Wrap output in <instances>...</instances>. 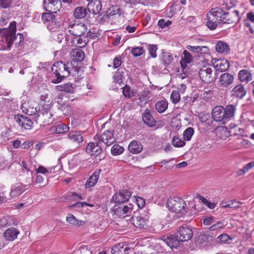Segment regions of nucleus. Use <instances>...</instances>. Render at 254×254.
I'll use <instances>...</instances> for the list:
<instances>
[{
    "instance_id": "obj_28",
    "label": "nucleus",
    "mask_w": 254,
    "mask_h": 254,
    "mask_svg": "<svg viewBox=\"0 0 254 254\" xmlns=\"http://www.w3.org/2000/svg\"><path fill=\"white\" fill-rule=\"evenodd\" d=\"M232 92L234 96L242 99L246 95L247 91L243 85L239 84L233 88Z\"/></svg>"
},
{
    "instance_id": "obj_5",
    "label": "nucleus",
    "mask_w": 254,
    "mask_h": 254,
    "mask_svg": "<svg viewBox=\"0 0 254 254\" xmlns=\"http://www.w3.org/2000/svg\"><path fill=\"white\" fill-rule=\"evenodd\" d=\"M52 71L54 75L51 79V82L53 83H59L69 75L67 63L65 64L63 62L59 61L55 63L52 67Z\"/></svg>"
},
{
    "instance_id": "obj_52",
    "label": "nucleus",
    "mask_w": 254,
    "mask_h": 254,
    "mask_svg": "<svg viewBox=\"0 0 254 254\" xmlns=\"http://www.w3.org/2000/svg\"><path fill=\"white\" fill-rule=\"evenodd\" d=\"M123 71H121L120 69H118L113 76L114 81L116 83L121 82L123 80Z\"/></svg>"
},
{
    "instance_id": "obj_37",
    "label": "nucleus",
    "mask_w": 254,
    "mask_h": 254,
    "mask_svg": "<svg viewBox=\"0 0 254 254\" xmlns=\"http://www.w3.org/2000/svg\"><path fill=\"white\" fill-rule=\"evenodd\" d=\"M22 109L24 112L30 116L35 115L36 114L37 115L38 112L37 107L28 106V103H26L22 104Z\"/></svg>"
},
{
    "instance_id": "obj_38",
    "label": "nucleus",
    "mask_w": 254,
    "mask_h": 254,
    "mask_svg": "<svg viewBox=\"0 0 254 254\" xmlns=\"http://www.w3.org/2000/svg\"><path fill=\"white\" fill-rule=\"evenodd\" d=\"M168 102L166 100L159 101L155 104V109L159 113H164L168 108Z\"/></svg>"
},
{
    "instance_id": "obj_19",
    "label": "nucleus",
    "mask_w": 254,
    "mask_h": 254,
    "mask_svg": "<svg viewBox=\"0 0 254 254\" xmlns=\"http://www.w3.org/2000/svg\"><path fill=\"white\" fill-rule=\"evenodd\" d=\"M86 152L91 155L97 157L102 152L101 147L98 142H90L86 146Z\"/></svg>"
},
{
    "instance_id": "obj_10",
    "label": "nucleus",
    "mask_w": 254,
    "mask_h": 254,
    "mask_svg": "<svg viewBox=\"0 0 254 254\" xmlns=\"http://www.w3.org/2000/svg\"><path fill=\"white\" fill-rule=\"evenodd\" d=\"M94 139L96 141L98 140L99 143L102 142L107 146L112 145L116 141L113 132L110 130H106L101 135L97 134L94 137Z\"/></svg>"
},
{
    "instance_id": "obj_40",
    "label": "nucleus",
    "mask_w": 254,
    "mask_h": 254,
    "mask_svg": "<svg viewBox=\"0 0 254 254\" xmlns=\"http://www.w3.org/2000/svg\"><path fill=\"white\" fill-rule=\"evenodd\" d=\"M55 16L53 15L52 13L51 12L44 13L42 14V19L44 23H56V21L55 20Z\"/></svg>"
},
{
    "instance_id": "obj_34",
    "label": "nucleus",
    "mask_w": 254,
    "mask_h": 254,
    "mask_svg": "<svg viewBox=\"0 0 254 254\" xmlns=\"http://www.w3.org/2000/svg\"><path fill=\"white\" fill-rule=\"evenodd\" d=\"M83 36V37H81V36L77 37L76 36L74 37L73 40H72L70 42V43H71V46H73L75 44L74 41L75 40L76 41V43L79 45L78 46L80 48L84 47L86 46V45L88 43L89 40L84 35Z\"/></svg>"
},
{
    "instance_id": "obj_56",
    "label": "nucleus",
    "mask_w": 254,
    "mask_h": 254,
    "mask_svg": "<svg viewBox=\"0 0 254 254\" xmlns=\"http://www.w3.org/2000/svg\"><path fill=\"white\" fill-rule=\"evenodd\" d=\"M172 23L170 20L165 21L164 19H160L158 22V25L162 28H165Z\"/></svg>"
},
{
    "instance_id": "obj_41",
    "label": "nucleus",
    "mask_w": 254,
    "mask_h": 254,
    "mask_svg": "<svg viewBox=\"0 0 254 254\" xmlns=\"http://www.w3.org/2000/svg\"><path fill=\"white\" fill-rule=\"evenodd\" d=\"M66 221L69 223L76 226H81L84 223L82 221L77 220L76 218L71 214L68 215L66 217Z\"/></svg>"
},
{
    "instance_id": "obj_33",
    "label": "nucleus",
    "mask_w": 254,
    "mask_h": 254,
    "mask_svg": "<svg viewBox=\"0 0 254 254\" xmlns=\"http://www.w3.org/2000/svg\"><path fill=\"white\" fill-rule=\"evenodd\" d=\"M215 50L218 53L227 54L230 51V48L227 43L219 41L216 44Z\"/></svg>"
},
{
    "instance_id": "obj_3",
    "label": "nucleus",
    "mask_w": 254,
    "mask_h": 254,
    "mask_svg": "<svg viewBox=\"0 0 254 254\" xmlns=\"http://www.w3.org/2000/svg\"><path fill=\"white\" fill-rule=\"evenodd\" d=\"M51 106L49 104H45L39 107L37 115L35 117V120L40 126H46L52 124L54 121L53 115L50 112Z\"/></svg>"
},
{
    "instance_id": "obj_29",
    "label": "nucleus",
    "mask_w": 254,
    "mask_h": 254,
    "mask_svg": "<svg viewBox=\"0 0 254 254\" xmlns=\"http://www.w3.org/2000/svg\"><path fill=\"white\" fill-rule=\"evenodd\" d=\"M141 143L137 141L133 140L128 145V150L133 154H138L142 150Z\"/></svg>"
},
{
    "instance_id": "obj_60",
    "label": "nucleus",
    "mask_w": 254,
    "mask_h": 254,
    "mask_svg": "<svg viewBox=\"0 0 254 254\" xmlns=\"http://www.w3.org/2000/svg\"><path fill=\"white\" fill-rule=\"evenodd\" d=\"M136 203L139 208H142L145 204V201L142 197L138 196L136 199Z\"/></svg>"
},
{
    "instance_id": "obj_30",
    "label": "nucleus",
    "mask_w": 254,
    "mask_h": 254,
    "mask_svg": "<svg viewBox=\"0 0 254 254\" xmlns=\"http://www.w3.org/2000/svg\"><path fill=\"white\" fill-rule=\"evenodd\" d=\"M68 138L78 145L83 140L81 133L78 131H70L68 133Z\"/></svg>"
},
{
    "instance_id": "obj_57",
    "label": "nucleus",
    "mask_w": 254,
    "mask_h": 254,
    "mask_svg": "<svg viewBox=\"0 0 254 254\" xmlns=\"http://www.w3.org/2000/svg\"><path fill=\"white\" fill-rule=\"evenodd\" d=\"M85 34L86 35H84V36L88 39V38H90V39H94L96 37H97V33L95 30H93V31L89 30L88 32L87 31L86 32Z\"/></svg>"
},
{
    "instance_id": "obj_32",
    "label": "nucleus",
    "mask_w": 254,
    "mask_h": 254,
    "mask_svg": "<svg viewBox=\"0 0 254 254\" xmlns=\"http://www.w3.org/2000/svg\"><path fill=\"white\" fill-rule=\"evenodd\" d=\"M238 77L241 81L248 82L252 79V74L248 70L242 69L239 71Z\"/></svg>"
},
{
    "instance_id": "obj_48",
    "label": "nucleus",
    "mask_w": 254,
    "mask_h": 254,
    "mask_svg": "<svg viewBox=\"0 0 254 254\" xmlns=\"http://www.w3.org/2000/svg\"><path fill=\"white\" fill-rule=\"evenodd\" d=\"M145 45L147 46L149 53L150 56L153 58H156L157 56L156 53L157 50V45L147 44H145Z\"/></svg>"
},
{
    "instance_id": "obj_24",
    "label": "nucleus",
    "mask_w": 254,
    "mask_h": 254,
    "mask_svg": "<svg viewBox=\"0 0 254 254\" xmlns=\"http://www.w3.org/2000/svg\"><path fill=\"white\" fill-rule=\"evenodd\" d=\"M101 172V170L98 169L95 171L91 176L89 177L85 184L86 188H89L94 187L96 184L99 179Z\"/></svg>"
},
{
    "instance_id": "obj_12",
    "label": "nucleus",
    "mask_w": 254,
    "mask_h": 254,
    "mask_svg": "<svg viewBox=\"0 0 254 254\" xmlns=\"http://www.w3.org/2000/svg\"><path fill=\"white\" fill-rule=\"evenodd\" d=\"M44 8L52 13H57L62 8L61 0H44Z\"/></svg>"
},
{
    "instance_id": "obj_9",
    "label": "nucleus",
    "mask_w": 254,
    "mask_h": 254,
    "mask_svg": "<svg viewBox=\"0 0 254 254\" xmlns=\"http://www.w3.org/2000/svg\"><path fill=\"white\" fill-rule=\"evenodd\" d=\"M176 235L180 242H183L190 240L193 236V233L190 228L184 224L178 228Z\"/></svg>"
},
{
    "instance_id": "obj_1",
    "label": "nucleus",
    "mask_w": 254,
    "mask_h": 254,
    "mask_svg": "<svg viewBox=\"0 0 254 254\" xmlns=\"http://www.w3.org/2000/svg\"><path fill=\"white\" fill-rule=\"evenodd\" d=\"M236 112V106L230 104L225 107L216 106L212 110L211 115L213 120L221 125H225L233 119Z\"/></svg>"
},
{
    "instance_id": "obj_36",
    "label": "nucleus",
    "mask_w": 254,
    "mask_h": 254,
    "mask_svg": "<svg viewBox=\"0 0 254 254\" xmlns=\"http://www.w3.org/2000/svg\"><path fill=\"white\" fill-rule=\"evenodd\" d=\"M128 247H124L123 244L119 243L113 247L111 252L112 254H126Z\"/></svg>"
},
{
    "instance_id": "obj_23",
    "label": "nucleus",
    "mask_w": 254,
    "mask_h": 254,
    "mask_svg": "<svg viewBox=\"0 0 254 254\" xmlns=\"http://www.w3.org/2000/svg\"><path fill=\"white\" fill-rule=\"evenodd\" d=\"M162 240L170 248H176L180 244V241L176 236L173 235L166 236L162 237Z\"/></svg>"
},
{
    "instance_id": "obj_8",
    "label": "nucleus",
    "mask_w": 254,
    "mask_h": 254,
    "mask_svg": "<svg viewBox=\"0 0 254 254\" xmlns=\"http://www.w3.org/2000/svg\"><path fill=\"white\" fill-rule=\"evenodd\" d=\"M198 74L201 80L206 83H212L217 78L216 73H213L211 68L205 66L200 68Z\"/></svg>"
},
{
    "instance_id": "obj_2",
    "label": "nucleus",
    "mask_w": 254,
    "mask_h": 254,
    "mask_svg": "<svg viewBox=\"0 0 254 254\" xmlns=\"http://www.w3.org/2000/svg\"><path fill=\"white\" fill-rule=\"evenodd\" d=\"M16 25V22L13 21L10 23L8 28L0 29V34L3 38L2 41H0V51L9 50L13 41L16 39L15 36Z\"/></svg>"
},
{
    "instance_id": "obj_59",
    "label": "nucleus",
    "mask_w": 254,
    "mask_h": 254,
    "mask_svg": "<svg viewBox=\"0 0 254 254\" xmlns=\"http://www.w3.org/2000/svg\"><path fill=\"white\" fill-rule=\"evenodd\" d=\"M242 202L236 201L235 200H232L229 202V208H238L240 207Z\"/></svg>"
},
{
    "instance_id": "obj_35",
    "label": "nucleus",
    "mask_w": 254,
    "mask_h": 254,
    "mask_svg": "<svg viewBox=\"0 0 254 254\" xmlns=\"http://www.w3.org/2000/svg\"><path fill=\"white\" fill-rule=\"evenodd\" d=\"M57 91H64L68 93H73L74 92V88L70 83H65L60 85H57L56 87Z\"/></svg>"
},
{
    "instance_id": "obj_45",
    "label": "nucleus",
    "mask_w": 254,
    "mask_h": 254,
    "mask_svg": "<svg viewBox=\"0 0 254 254\" xmlns=\"http://www.w3.org/2000/svg\"><path fill=\"white\" fill-rule=\"evenodd\" d=\"M54 131L56 133L61 134L66 132L69 130V127L65 125L61 124L54 127Z\"/></svg>"
},
{
    "instance_id": "obj_46",
    "label": "nucleus",
    "mask_w": 254,
    "mask_h": 254,
    "mask_svg": "<svg viewBox=\"0 0 254 254\" xmlns=\"http://www.w3.org/2000/svg\"><path fill=\"white\" fill-rule=\"evenodd\" d=\"M194 129L191 127H188L183 133L184 138L185 140L189 141L194 134Z\"/></svg>"
},
{
    "instance_id": "obj_63",
    "label": "nucleus",
    "mask_w": 254,
    "mask_h": 254,
    "mask_svg": "<svg viewBox=\"0 0 254 254\" xmlns=\"http://www.w3.org/2000/svg\"><path fill=\"white\" fill-rule=\"evenodd\" d=\"M62 96H63V95L62 94H60L59 95L58 97V100L57 101V103L58 104V109L63 111L64 109L65 104L64 103H61V101H62Z\"/></svg>"
},
{
    "instance_id": "obj_31",
    "label": "nucleus",
    "mask_w": 254,
    "mask_h": 254,
    "mask_svg": "<svg viewBox=\"0 0 254 254\" xmlns=\"http://www.w3.org/2000/svg\"><path fill=\"white\" fill-rule=\"evenodd\" d=\"M90 13L88 8L82 6L75 8L74 11V17L77 19H82Z\"/></svg>"
},
{
    "instance_id": "obj_4",
    "label": "nucleus",
    "mask_w": 254,
    "mask_h": 254,
    "mask_svg": "<svg viewBox=\"0 0 254 254\" xmlns=\"http://www.w3.org/2000/svg\"><path fill=\"white\" fill-rule=\"evenodd\" d=\"M224 11L219 7L211 9L207 15L206 25L211 30L215 29L220 24H223V15Z\"/></svg>"
},
{
    "instance_id": "obj_47",
    "label": "nucleus",
    "mask_w": 254,
    "mask_h": 254,
    "mask_svg": "<svg viewBox=\"0 0 254 254\" xmlns=\"http://www.w3.org/2000/svg\"><path fill=\"white\" fill-rule=\"evenodd\" d=\"M170 98L172 103L177 104L180 101V94L179 90H173L171 94Z\"/></svg>"
},
{
    "instance_id": "obj_55",
    "label": "nucleus",
    "mask_w": 254,
    "mask_h": 254,
    "mask_svg": "<svg viewBox=\"0 0 254 254\" xmlns=\"http://www.w3.org/2000/svg\"><path fill=\"white\" fill-rule=\"evenodd\" d=\"M215 218L212 216L204 218L203 220V224L204 225H210L215 222Z\"/></svg>"
},
{
    "instance_id": "obj_49",
    "label": "nucleus",
    "mask_w": 254,
    "mask_h": 254,
    "mask_svg": "<svg viewBox=\"0 0 254 254\" xmlns=\"http://www.w3.org/2000/svg\"><path fill=\"white\" fill-rule=\"evenodd\" d=\"M231 240L230 236L226 233H223L219 235L216 238V241L219 243H226L228 240Z\"/></svg>"
},
{
    "instance_id": "obj_42",
    "label": "nucleus",
    "mask_w": 254,
    "mask_h": 254,
    "mask_svg": "<svg viewBox=\"0 0 254 254\" xmlns=\"http://www.w3.org/2000/svg\"><path fill=\"white\" fill-rule=\"evenodd\" d=\"M224 228V225L222 221H215V222L209 228V230L210 231H217L220 230H222Z\"/></svg>"
},
{
    "instance_id": "obj_20",
    "label": "nucleus",
    "mask_w": 254,
    "mask_h": 254,
    "mask_svg": "<svg viewBox=\"0 0 254 254\" xmlns=\"http://www.w3.org/2000/svg\"><path fill=\"white\" fill-rule=\"evenodd\" d=\"M214 63H213L214 64L215 63H217L216 65H214V66L215 68L220 72H224L226 71L230 66V64L228 60L226 59H221L220 60H217L216 59H213Z\"/></svg>"
},
{
    "instance_id": "obj_21",
    "label": "nucleus",
    "mask_w": 254,
    "mask_h": 254,
    "mask_svg": "<svg viewBox=\"0 0 254 254\" xmlns=\"http://www.w3.org/2000/svg\"><path fill=\"white\" fill-rule=\"evenodd\" d=\"M142 118L145 125L149 127H153L156 124V121L148 109H146L142 115Z\"/></svg>"
},
{
    "instance_id": "obj_64",
    "label": "nucleus",
    "mask_w": 254,
    "mask_h": 254,
    "mask_svg": "<svg viewBox=\"0 0 254 254\" xmlns=\"http://www.w3.org/2000/svg\"><path fill=\"white\" fill-rule=\"evenodd\" d=\"M209 118V114H200L199 115V120L203 123L206 122Z\"/></svg>"
},
{
    "instance_id": "obj_50",
    "label": "nucleus",
    "mask_w": 254,
    "mask_h": 254,
    "mask_svg": "<svg viewBox=\"0 0 254 254\" xmlns=\"http://www.w3.org/2000/svg\"><path fill=\"white\" fill-rule=\"evenodd\" d=\"M254 167V162H251L247 164L242 169L238 171V174L239 175H243L250 169Z\"/></svg>"
},
{
    "instance_id": "obj_53",
    "label": "nucleus",
    "mask_w": 254,
    "mask_h": 254,
    "mask_svg": "<svg viewBox=\"0 0 254 254\" xmlns=\"http://www.w3.org/2000/svg\"><path fill=\"white\" fill-rule=\"evenodd\" d=\"M184 57L182 58L183 60L186 61L188 64H190L192 62V57L189 51L187 50H184L183 52Z\"/></svg>"
},
{
    "instance_id": "obj_7",
    "label": "nucleus",
    "mask_w": 254,
    "mask_h": 254,
    "mask_svg": "<svg viewBox=\"0 0 254 254\" xmlns=\"http://www.w3.org/2000/svg\"><path fill=\"white\" fill-rule=\"evenodd\" d=\"M69 32L76 37L84 35L87 31V26L83 23L70 22L68 26Z\"/></svg>"
},
{
    "instance_id": "obj_22",
    "label": "nucleus",
    "mask_w": 254,
    "mask_h": 254,
    "mask_svg": "<svg viewBox=\"0 0 254 254\" xmlns=\"http://www.w3.org/2000/svg\"><path fill=\"white\" fill-rule=\"evenodd\" d=\"M19 231L14 227H10L5 230L3 236L5 239L9 241H13L17 238Z\"/></svg>"
},
{
    "instance_id": "obj_27",
    "label": "nucleus",
    "mask_w": 254,
    "mask_h": 254,
    "mask_svg": "<svg viewBox=\"0 0 254 254\" xmlns=\"http://www.w3.org/2000/svg\"><path fill=\"white\" fill-rule=\"evenodd\" d=\"M131 220L134 226L137 228H143L146 225V220L136 213H134L132 216Z\"/></svg>"
},
{
    "instance_id": "obj_39",
    "label": "nucleus",
    "mask_w": 254,
    "mask_h": 254,
    "mask_svg": "<svg viewBox=\"0 0 254 254\" xmlns=\"http://www.w3.org/2000/svg\"><path fill=\"white\" fill-rule=\"evenodd\" d=\"M162 62L165 67L171 64L173 61L172 55L169 52H163L162 53Z\"/></svg>"
},
{
    "instance_id": "obj_14",
    "label": "nucleus",
    "mask_w": 254,
    "mask_h": 254,
    "mask_svg": "<svg viewBox=\"0 0 254 254\" xmlns=\"http://www.w3.org/2000/svg\"><path fill=\"white\" fill-rule=\"evenodd\" d=\"M131 195V191L124 190L115 193L112 199L115 203H124L128 201Z\"/></svg>"
},
{
    "instance_id": "obj_44",
    "label": "nucleus",
    "mask_w": 254,
    "mask_h": 254,
    "mask_svg": "<svg viewBox=\"0 0 254 254\" xmlns=\"http://www.w3.org/2000/svg\"><path fill=\"white\" fill-rule=\"evenodd\" d=\"M145 52L143 47H135L131 48L130 53L135 57H139L142 55Z\"/></svg>"
},
{
    "instance_id": "obj_11",
    "label": "nucleus",
    "mask_w": 254,
    "mask_h": 254,
    "mask_svg": "<svg viewBox=\"0 0 254 254\" xmlns=\"http://www.w3.org/2000/svg\"><path fill=\"white\" fill-rule=\"evenodd\" d=\"M113 208L114 214L121 217L125 214L130 213L132 211V204H129L128 206L125 205L124 203H116Z\"/></svg>"
},
{
    "instance_id": "obj_58",
    "label": "nucleus",
    "mask_w": 254,
    "mask_h": 254,
    "mask_svg": "<svg viewBox=\"0 0 254 254\" xmlns=\"http://www.w3.org/2000/svg\"><path fill=\"white\" fill-rule=\"evenodd\" d=\"M113 64L115 68H117L120 66L122 64V58L121 56H117L115 57L113 61Z\"/></svg>"
},
{
    "instance_id": "obj_54",
    "label": "nucleus",
    "mask_w": 254,
    "mask_h": 254,
    "mask_svg": "<svg viewBox=\"0 0 254 254\" xmlns=\"http://www.w3.org/2000/svg\"><path fill=\"white\" fill-rule=\"evenodd\" d=\"M122 89L123 94L125 97L127 98H130L132 96V95L131 94L130 92V88L129 86L126 85Z\"/></svg>"
},
{
    "instance_id": "obj_6",
    "label": "nucleus",
    "mask_w": 254,
    "mask_h": 254,
    "mask_svg": "<svg viewBox=\"0 0 254 254\" xmlns=\"http://www.w3.org/2000/svg\"><path fill=\"white\" fill-rule=\"evenodd\" d=\"M169 209L176 213L185 212L187 207L186 202L179 197L170 198L167 201Z\"/></svg>"
},
{
    "instance_id": "obj_61",
    "label": "nucleus",
    "mask_w": 254,
    "mask_h": 254,
    "mask_svg": "<svg viewBox=\"0 0 254 254\" xmlns=\"http://www.w3.org/2000/svg\"><path fill=\"white\" fill-rule=\"evenodd\" d=\"M12 2V0H0V6L3 8H8Z\"/></svg>"
},
{
    "instance_id": "obj_43",
    "label": "nucleus",
    "mask_w": 254,
    "mask_h": 254,
    "mask_svg": "<svg viewBox=\"0 0 254 254\" xmlns=\"http://www.w3.org/2000/svg\"><path fill=\"white\" fill-rule=\"evenodd\" d=\"M124 148L119 144H115L113 145L111 148V153L113 155H120L123 153Z\"/></svg>"
},
{
    "instance_id": "obj_18",
    "label": "nucleus",
    "mask_w": 254,
    "mask_h": 254,
    "mask_svg": "<svg viewBox=\"0 0 254 254\" xmlns=\"http://www.w3.org/2000/svg\"><path fill=\"white\" fill-rule=\"evenodd\" d=\"M67 71H69V75L70 74L74 76H80L81 69L78 65V63L74 61L67 62Z\"/></svg>"
},
{
    "instance_id": "obj_62",
    "label": "nucleus",
    "mask_w": 254,
    "mask_h": 254,
    "mask_svg": "<svg viewBox=\"0 0 254 254\" xmlns=\"http://www.w3.org/2000/svg\"><path fill=\"white\" fill-rule=\"evenodd\" d=\"M85 206H89L92 207L93 205L91 204L88 203L86 202H80L75 203L71 205L72 207H83Z\"/></svg>"
},
{
    "instance_id": "obj_25",
    "label": "nucleus",
    "mask_w": 254,
    "mask_h": 254,
    "mask_svg": "<svg viewBox=\"0 0 254 254\" xmlns=\"http://www.w3.org/2000/svg\"><path fill=\"white\" fill-rule=\"evenodd\" d=\"M70 56L71 58V61H74L75 63L81 62L84 59V53L80 49H73L70 53Z\"/></svg>"
},
{
    "instance_id": "obj_51",
    "label": "nucleus",
    "mask_w": 254,
    "mask_h": 254,
    "mask_svg": "<svg viewBox=\"0 0 254 254\" xmlns=\"http://www.w3.org/2000/svg\"><path fill=\"white\" fill-rule=\"evenodd\" d=\"M172 144L175 147H181L184 146L186 142L178 137L174 136L172 140Z\"/></svg>"
},
{
    "instance_id": "obj_16",
    "label": "nucleus",
    "mask_w": 254,
    "mask_h": 254,
    "mask_svg": "<svg viewBox=\"0 0 254 254\" xmlns=\"http://www.w3.org/2000/svg\"><path fill=\"white\" fill-rule=\"evenodd\" d=\"M14 119L19 126L26 129H30L32 127V120L24 115H16Z\"/></svg>"
},
{
    "instance_id": "obj_15",
    "label": "nucleus",
    "mask_w": 254,
    "mask_h": 254,
    "mask_svg": "<svg viewBox=\"0 0 254 254\" xmlns=\"http://www.w3.org/2000/svg\"><path fill=\"white\" fill-rule=\"evenodd\" d=\"M239 11L235 10L232 12H225L223 15V24L236 23L240 20Z\"/></svg>"
},
{
    "instance_id": "obj_26",
    "label": "nucleus",
    "mask_w": 254,
    "mask_h": 254,
    "mask_svg": "<svg viewBox=\"0 0 254 254\" xmlns=\"http://www.w3.org/2000/svg\"><path fill=\"white\" fill-rule=\"evenodd\" d=\"M102 5L100 0H95L93 2H89L87 8L90 13L92 12L94 15L97 14L101 10Z\"/></svg>"
},
{
    "instance_id": "obj_17",
    "label": "nucleus",
    "mask_w": 254,
    "mask_h": 254,
    "mask_svg": "<svg viewBox=\"0 0 254 254\" xmlns=\"http://www.w3.org/2000/svg\"><path fill=\"white\" fill-rule=\"evenodd\" d=\"M234 76L229 73L225 72L220 75L219 78L218 85L223 88H227L234 82Z\"/></svg>"
},
{
    "instance_id": "obj_13",
    "label": "nucleus",
    "mask_w": 254,
    "mask_h": 254,
    "mask_svg": "<svg viewBox=\"0 0 254 254\" xmlns=\"http://www.w3.org/2000/svg\"><path fill=\"white\" fill-rule=\"evenodd\" d=\"M31 184L23 185L20 183L12 186L9 195L13 198H15L20 195L26 190L30 188Z\"/></svg>"
}]
</instances>
